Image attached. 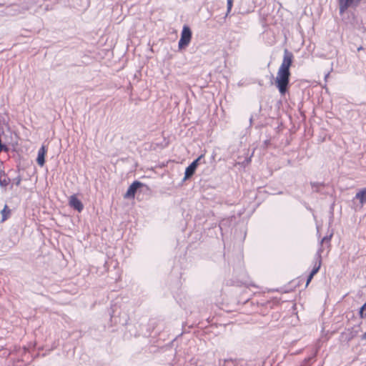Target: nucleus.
I'll list each match as a JSON object with an SVG mask.
<instances>
[{
    "label": "nucleus",
    "instance_id": "f257e3e1",
    "mask_svg": "<svg viewBox=\"0 0 366 366\" xmlns=\"http://www.w3.org/2000/svg\"><path fill=\"white\" fill-rule=\"evenodd\" d=\"M294 56L287 49H285L282 61L280 66L275 79V85L280 93L285 95L287 91L291 76L290 67L293 62Z\"/></svg>",
    "mask_w": 366,
    "mask_h": 366
},
{
    "label": "nucleus",
    "instance_id": "f03ea898",
    "mask_svg": "<svg viewBox=\"0 0 366 366\" xmlns=\"http://www.w3.org/2000/svg\"><path fill=\"white\" fill-rule=\"evenodd\" d=\"M192 33L190 28L184 25L182 28L180 39L178 43L179 49L182 50L188 46L192 39Z\"/></svg>",
    "mask_w": 366,
    "mask_h": 366
},
{
    "label": "nucleus",
    "instance_id": "7ed1b4c3",
    "mask_svg": "<svg viewBox=\"0 0 366 366\" xmlns=\"http://www.w3.org/2000/svg\"><path fill=\"white\" fill-rule=\"evenodd\" d=\"M362 0H339L340 13H345L349 8H356Z\"/></svg>",
    "mask_w": 366,
    "mask_h": 366
},
{
    "label": "nucleus",
    "instance_id": "20e7f679",
    "mask_svg": "<svg viewBox=\"0 0 366 366\" xmlns=\"http://www.w3.org/2000/svg\"><path fill=\"white\" fill-rule=\"evenodd\" d=\"M142 183L138 181H134L128 188L124 197L125 199L134 198L137 190L142 186Z\"/></svg>",
    "mask_w": 366,
    "mask_h": 366
},
{
    "label": "nucleus",
    "instance_id": "39448f33",
    "mask_svg": "<svg viewBox=\"0 0 366 366\" xmlns=\"http://www.w3.org/2000/svg\"><path fill=\"white\" fill-rule=\"evenodd\" d=\"M69 205L77 210L78 212H81L84 209V205L77 198L76 195H71L69 200Z\"/></svg>",
    "mask_w": 366,
    "mask_h": 366
},
{
    "label": "nucleus",
    "instance_id": "423d86ee",
    "mask_svg": "<svg viewBox=\"0 0 366 366\" xmlns=\"http://www.w3.org/2000/svg\"><path fill=\"white\" fill-rule=\"evenodd\" d=\"M47 153V148L46 146L42 145L38 151V156L36 159L37 164L40 167H43L45 164V156Z\"/></svg>",
    "mask_w": 366,
    "mask_h": 366
},
{
    "label": "nucleus",
    "instance_id": "0eeeda50",
    "mask_svg": "<svg viewBox=\"0 0 366 366\" xmlns=\"http://www.w3.org/2000/svg\"><path fill=\"white\" fill-rule=\"evenodd\" d=\"M320 267H321V259H320V257H318L317 262H315V264L314 265V267H313L312 270L311 271V272H310V275H309V277L307 278V284H306L307 286L311 282V280L313 278L314 275L316 274L318 272V271L320 269Z\"/></svg>",
    "mask_w": 366,
    "mask_h": 366
},
{
    "label": "nucleus",
    "instance_id": "6e6552de",
    "mask_svg": "<svg viewBox=\"0 0 366 366\" xmlns=\"http://www.w3.org/2000/svg\"><path fill=\"white\" fill-rule=\"evenodd\" d=\"M1 222H5L6 219H8L10 217L11 211L9 209V207H8V205L6 204L4 206L3 209L1 211Z\"/></svg>",
    "mask_w": 366,
    "mask_h": 366
},
{
    "label": "nucleus",
    "instance_id": "1a4fd4ad",
    "mask_svg": "<svg viewBox=\"0 0 366 366\" xmlns=\"http://www.w3.org/2000/svg\"><path fill=\"white\" fill-rule=\"evenodd\" d=\"M196 168L194 167V164H189L185 169V173H184V179H187L189 178H190L195 172L196 171Z\"/></svg>",
    "mask_w": 366,
    "mask_h": 366
},
{
    "label": "nucleus",
    "instance_id": "9d476101",
    "mask_svg": "<svg viewBox=\"0 0 366 366\" xmlns=\"http://www.w3.org/2000/svg\"><path fill=\"white\" fill-rule=\"evenodd\" d=\"M10 179L4 174V172L0 169V185L3 187H6L10 183Z\"/></svg>",
    "mask_w": 366,
    "mask_h": 366
},
{
    "label": "nucleus",
    "instance_id": "9b49d317",
    "mask_svg": "<svg viewBox=\"0 0 366 366\" xmlns=\"http://www.w3.org/2000/svg\"><path fill=\"white\" fill-rule=\"evenodd\" d=\"M356 199H357L360 202L363 204L366 202V188H364L359 191L356 195Z\"/></svg>",
    "mask_w": 366,
    "mask_h": 366
},
{
    "label": "nucleus",
    "instance_id": "f8f14e48",
    "mask_svg": "<svg viewBox=\"0 0 366 366\" xmlns=\"http://www.w3.org/2000/svg\"><path fill=\"white\" fill-rule=\"evenodd\" d=\"M366 310V302L362 305L360 310V316L361 318H364L366 317V312L364 311Z\"/></svg>",
    "mask_w": 366,
    "mask_h": 366
},
{
    "label": "nucleus",
    "instance_id": "ddd939ff",
    "mask_svg": "<svg viewBox=\"0 0 366 366\" xmlns=\"http://www.w3.org/2000/svg\"><path fill=\"white\" fill-rule=\"evenodd\" d=\"M203 157V155H200L197 159H196L194 161H193L191 164H194V167L197 169L199 165V160Z\"/></svg>",
    "mask_w": 366,
    "mask_h": 366
},
{
    "label": "nucleus",
    "instance_id": "4468645a",
    "mask_svg": "<svg viewBox=\"0 0 366 366\" xmlns=\"http://www.w3.org/2000/svg\"><path fill=\"white\" fill-rule=\"evenodd\" d=\"M233 0H227V11L229 12L232 9Z\"/></svg>",
    "mask_w": 366,
    "mask_h": 366
},
{
    "label": "nucleus",
    "instance_id": "2eb2a0df",
    "mask_svg": "<svg viewBox=\"0 0 366 366\" xmlns=\"http://www.w3.org/2000/svg\"><path fill=\"white\" fill-rule=\"evenodd\" d=\"M20 182H21V179H19L17 182H16V184L19 185L20 184Z\"/></svg>",
    "mask_w": 366,
    "mask_h": 366
}]
</instances>
